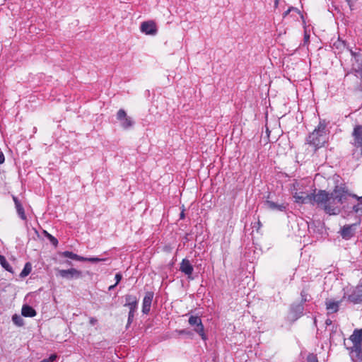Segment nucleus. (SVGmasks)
<instances>
[{
	"mask_svg": "<svg viewBox=\"0 0 362 362\" xmlns=\"http://www.w3.org/2000/svg\"><path fill=\"white\" fill-rule=\"evenodd\" d=\"M303 313V306L301 303L293 305L291 308V318L293 320H296L302 316Z\"/></svg>",
	"mask_w": 362,
	"mask_h": 362,
	"instance_id": "15",
	"label": "nucleus"
},
{
	"mask_svg": "<svg viewBox=\"0 0 362 362\" xmlns=\"http://www.w3.org/2000/svg\"><path fill=\"white\" fill-rule=\"evenodd\" d=\"M126 303L125 306L132 307V305L137 306V299L136 296L132 295H127L125 296Z\"/></svg>",
	"mask_w": 362,
	"mask_h": 362,
	"instance_id": "23",
	"label": "nucleus"
},
{
	"mask_svg": "<svg viewBox=\"0 0 362 362\" xmlns=\"http://www.w3.org/2000/svg\"><path fill=\"white\" fill-rule=\"evenodd\" d=\"M153 298V293L148 291L146 293L143 300L142 312L144 314H148L151 310L152 300Z\"/></svg>",
	"mask_w": 362,
	"mask_h": 362,
	"instance_id": "11",
	"label": "nucleus"
},
{
	"mask_svg": "<svg viewBox=\"0 0 362 362\" xmlns=\"http://www.w3.org/2000/svg\"><path fill=\"white\" fill-rule=\"evenodd\" d=\"M129 308V312L128 315V322L131 323L133 320L134 316V312L136 311L137 306L132 305Z\"/></svg>",
	"mask_w": 362,
	"mask_h": 362,
	"instance_id": "28",
	"label": "nucleus"
},
{
	"mask_svg": "<svg viewBox=\"0 0 362 362\" xmlns=\"http://www.w3.org/2000/svg\"><path fill=\"white\" fill-rule=\"evenodd\" d=\"M4 160H5L4 155L1 151H0V164L4 163Z\"/></svg>",
	"mask_w": 362,
	"mask_h": 362,
	"instance_id": "35",
	"label": "nucleus"
},
{
	"mask_svg": "<svg viewBox=\"0 0 362 362\" xmlns=\"http://www.w3.org/2000/svg\"><path fill=\"white\" fill-rule=\"evenodd\" d=\"M343 299L356 304L362 302V284H358L354 288L344 289Z\"/></svg>",
	"mask_w": 362,
	"mask_h": 362,
	"instance_id": "4",
	"label": "nucleus"
},
{
	"mask_svg": "<svg viewBox=\"0 0 362 362\" xmlns=\"http://www.w3.org/2000/svg\"><path fill=\"white\" fill-rule=\"evenodd\" d=\"M31 270H32L31 264L30 262H27L25 264L23 269L21 272L20 276L22 278L27 276L31 272Z\"/></svg>",
	"mask_w": 362,
	"mask_h": 362,
	"instance_id": "24",
	"label": "nucleus"
},
{
	"mask_svg": "<svg viewBox=\"0 0 362 362\" xmlns=\"http://www.w3.org/2000/svg\"><path fill=\"white\" fill-rule=\"evenodd\" d=\"M122 278V274L120 273L116 274L115 276V279L116 280L115 284H118L119 282L121 281Z\"/></svg>",
	"mask_w": 362,
	"mask_h": 362,
	"instance_id": "34",
	"label": "nucleus"
},
{
	"mask_svg": "<svg viewBox=\"0 0 362 362\" xmlns=\"http://www.w3.org/2000/svg\"><path fill=\"white\" fill-rule=\"evenodd\" d=\"M180 334H190V332L187 331V330H185V329H183V330H181V331L180 332Z\"/></svg>",
	"mask_w": 362,
	"mask_h": 362,
	"instance_id": "37",
	"label": "nucleus"
},
{
	"mask_svg": "<svg viewBox=\"0 0 362 362\" xmlns=\"http://www.w3.org/2000/svg\"><path fill=\"white\" fill-rule=\"evenodd\" d=\"M58 274L64 279H71L72 278H78L81 276V272L71 268L69 269H59L58 270Z\"/></svg>",
	"mask_w": 362,
	"mask_h": 362,
	"instance_id": "10",
	"label": "nucleus"
},
{
	"mask_svg": "<svg viewBox=\"0 0 362 362\" xmlns=\"http://www.w3.org/2000/svg\"><path fill=\"white\" fill-rule=\"evenodd\" d=\"M350 356L353 362H362V347H359L358 350L351 348Z\"/></svg>",
	"mask_w": 362,
	"mask_h": 362,
	"instance_id": "19",
	"label": "nucleus"
},
{
	"mask_svg": "<svg viewBox=\"0 0 362 362\" xmlns=\"http://www.w3.org/2000/svg\"><path fill=\"white\" fill-rule=\"evenodd\" d=\"M350 52L352 56V71L355 76L361 81L357 88L362 90V54L352 50H350Z\"/></svg>",
	"mask_w": 362,
	"mask_h": 362,
	"instance_id": "3",
	"label": "nucleus"
},
{
	"mask_svg": "<svg viewBox=\"0 0 362 362\" xmlns=\"http://www.w3.org/2000/svg\"><path fill=\"white\" fill-rule=\"evenodd\" d=\"M329 194V193L325 190H320L317 194L313 196L312 201L313 200L315 203L325 210V205H326L327 201H329L328 198Z\"/></svg>",
	"mask_w": 362,
	"mask_h": 362,
	"instance_id": "7",
	"label": "nucleus"
},
{
	"mask_svg": "<svg viewBox=\"0 0 362 362\" xmlns=\"http://www.w3.org/2000/svg\"><path fill=\"white\" fill-rule=\"evenodd\" d=\"M293 198L295 199V201L297 203L299 204H304V203H308L312 202L313 195L309 194L308 193L300 192H295L293 194Z\"/></svg>",
	"mask_w": 362,
	"mask_h": 362,
	"instance_id": "13",
	"label": "nucleus"
},
{
	"mask_svg": "<svg viewBox=\"0 0 362 362\" xmlns=\"http://www.w3.org/2000/svg\"><path fill=\"white\" fill-rule=\"evenodd\" d=\"M47 238H49L52 245H54V246L57 245L58 240H57V238H55L54 236L49 233H47Z\"/></svg>",
	"mask_w": 362,
	"mask_h": 362,
	"instance_id": "31",
	"label": "nucleus"
},
{
	"mask_svg": "<svg viewBox=\"0 0 362 362\" xmlns=\"http://www.w3.org/2000/svg\"><path fill=\"white\" fill-rule=\"evenodd\" d=\"M57 358L56 354H52L48 358L43 359V361H47V362H52Z\"/></svg>",
	"mask_w": 362,
	"mask_h": 362,
	"instance_id": "33",
	"label": "nucleus"
},
{
	"mask_svg": "<svg viewBox=\"0 0 362 362\" xmlns=\"http://www.w3.org/2000/svg\"><path fill=\"white\" fill-rule=\"evenodd\" d=\"M266 204L267 207L272 210H277L282 211L286 209V206L284 204H278L272 201H267Z\"/></svg>",
	"mask_w": 362,
	"mask_h": 362,
	"instance_id": "21",
	"label": "nucleus"
},
{
	"mask_svg": "<svg viewBox=\"0 0 362 362\" xmlns=\"http://www.w3.org/2000/svg\"><path fill=\"white\" fill-rule=\"evenodd\" d=\"M325 129L324 125L320 124L308 137V143L313 146L315 149L322 147L326 142Z\"/></svg>",
	"mask_w": 362,
	"mask_h": 362,
	"instance_id": "2",
	"label": "nucleus"
},
{
	"mask_svg": "<svg viewBox=\"0 0 362 362\" xmlns=\"http://www.w3.org/2000/svg\"><path fill=\"white\" fill-rule=\"evenodd\" d=\"M290 12H294L296 14H300L298 10L293 7H290L286 11H285L283 14V17H286Z\"/></svg>",
	"mask_w": 362,
	"mask_h": 362,
	"instance_id": "30",
	"label": "nucleus"
},
{
	"mask_svg": "<svg viewBox=\"0 0 362 362\" xmlns=\"http://www.w3.org/2000/svg\"><path fill=\"white\" fill-rule=\"evenodd\" d=\"M84 259H83V261H88V262H98L105 260V259H100L98 257H90V258L84 257Z\"/></svg>",
	"mask_w": 362,
	"mask_h": 362,
	"instance_id": "29",
	"label": "nucleus"
},
{
	"mask_svg": "<svg viewBox=\"0 0 362 362\" xmlns=\"http://www.w3.org/2000/svg\"><path fill=\"white\" fill-rule=\"evenodd\" d=\"M21 313H22V315L24 317H34L36 315L35 310L32 307H30L28 305H24L22 307Z\"/></svg>",
	"mask_w": 362,
	"mask_h": 362,
	"instance_id": "20",
	"label": "nucleus"
},
{
	"mask_svg": "<svg viewBox=\"0 0 362 362\" xmlns=\"http://www.w3.org/2000/svg\"><path fill=\"white\" fill-rule=\"evenodd\" d=\"M326 324L327 325H330L331 324V321L330 320H327L326 321Z\"/></svg>",
	"mask_w": 362,
	"mask_h": 362,
	"instance_id": "41",
	"label": "nucleus"
},
{
	"mask_svg": "<svg viewBox=\"0 0 362 362\" xmlns=\"http://www.w3.org/2000/svg\"><path fill=\"white\" fill-rule=\"evenodd\" d=\"M97 320L94 317H90V320H89V322L91 325H95L96 323H97Z\"/></svg>",
	"mask_w": 362,
	"mask_h": 362,
	"instance_id": "36",
	"label": "nucleus"
},
{
	"mask_svg": "<svg viewBox=\"0 0 362 362\" xmlns=\"http://www.w3.org/2000/svg\"><path fill=\"white\" fill-rule=\"evenodd\" d=\"M346 1L348 2V4H349V6H351L350 0H346Z\"/></svg>",
	"mask_w": 362,
	"mask_h": 362,
	"instance_id": "42",
	"label": "nucleus"
},
{
	"mask_svg": "<svg viewBox=\"0 0 362 362\" xmlns=\"http://www.w3.org/2000/svg\"><path fill=\"white\" fill-rule=\"evenodd\" d=\"M188 322L192 327H194V331L199 334L203 340L206 339L204 325L199 317L191 315L188 320Z\"/></svg>",
	"mask_w": 362,
	"mask_h": 362,
	"instance_id": "6",
	"label": "nucleus"
},
{
	"mask_svg": "<svg viewBox=\"0 0 362 362\" xmlns=\"http://www.w3.org/2000/svg\"><path fill=\"white\" fill-rule=\"evenodd\" d=\"M193 267L188 259H184L180 264V271L186 275L190 276L193 272Z\"/></svg>",
	"mask_w": 362,
	"mask_h": 362,
	"instance_id": "18",
	"label": "nucleus"
},
{
	"mask_svg": "<svg viewBox=\"0 0 362 362\" xmlns=\"http://www.w3.org/2000/svg\"><path fill=\"white\" fill-rule=\"evenodd\" d=\"M13 200L14 202L15 207H16V211H17L19 217L22 220L26 221L27 218H26V216L25 214L24 209H23V206H22L21 202L15 196H13Z\"/></svg>",
	"mask_w": 362,
	"mask_h": 362,
	"instance_id": "17",
	"label": "nucleus"
},
{
	"mask_svg": "<svg viewBox=\"0 0 362 362\" xmlns=\"http://www.w3.org/2000/svg\"><path fill=\"white\" fill-rule=\"evenodd\" d=\"M352 145L355 148V153L359 156L362 155V125H356L352 132Z\"/></svg>",
	"mask_w": 362,
	"mask_h": 362,
	"instance_id": "5",
	"label": "nucleus"
},
{
	"mask_svg": "<svg viewBox=\"0 0 362 362\" xmlns=\"http://www.w3.org/2000/svg\"><path fill=\"white\" fill-rule=\"evenodd\" d=\"M0 264L7 271L11 272V267L3 255H0Z\"/></svg>",
	"mask_w": 362,
	"mask_h": 362,
	"instance_id": "26",
	"label": "nucleus"
},
{
	"mask_svg": "<svg viewBox=\"0 0 362 362\" xmlns=\"http://www.w3.org/2000/svg\"><path fill=\"white\" fill-rule=\"evenodd\" d=\"M185 217V214H184V211H182L180 213V218H183Z\"/></svg>",
	"mask_w": 362,
	"mask_h": 362,
	"instance_id": "39",
	"label": "nucleus"
},
{
	"mask_svg": "<svg viewBox=\"0 0 362 362\" xmlns=\"http://www.w3.org/2000/svg\"><path fill=\"white\" fill-rule=\"evenodd\" d=\"M117 285V284H115L114 285L110 286L109 287V288H108V289H109L110 291V290H112V289H113V288H114Z\"/></svg>",
	"mask_w": 362,
	"mask_h": 362,
	"instance_id": "38",
	"label": "nucleus"
},
{
	"mask_svg": "<svg viewBox=\"0 0 362 362\" xmlns=\"http://www.w3.org/2000/svg\"><path fill=\"white\" fill-rule=\"evenodd\" d=\"M350 196L356 198L358 201H359V203L358 204L354 205L353 206V210L355 212H358V211L362 210V196L361 197H358L356 194H351Z\"/></svg>",
	"mask_w": 362,
	"mask_h": 362,
	"instance_id": "25",
	"label": "nucleus"
},
{
	"mask_svg": "<svg viewBox=\"0 0 362 362\" xmlns=\"http://www.w3.org/2000/svg\"><path fill=\"white\" fill-rule=\"evenodd\" d=\"M62 255L63 257H68V258H70V259H72L74 260H77V261H83V259H85L83 257H81V256H79L76 254H74L70 251L63 252L62 253Z\"/></svg>",
	"mask_w": 362,
	"mask_h": 362,
	"instance_id": "22",
	"label": "nucleus"
},
{
	"mask_svg": "<svg viewBox=\"0 0 362 362\" xmlns=\"http://www.w3.org/2000/svg\"><path fill=\"white\" fill-rule=\"evenodd\" d=\"M12 320L15 325L17 326H22L23 325V319L18 315H14L12 317Z\"/></svg>",
	"mask_w": 362,
	"mask_h": 362,
	"instance_id": "27",
	"label": "nucleus"
},
{
	"mask_svg": "<svg viewBox=\"0 0 362 362\" xmlns=\"http://www.w3.org/2000/svg\"><path fill=\"white\" fill-rule=\"evenodd\" d=\"M351 194L344 187L337 186L330 193L327 204L325 205V211L329 215H336L340 212V205L345 202Z\"/></svg>",
	"mask_w": 362,
	"mask_h": 362,
	"instance_id": "1",
	"label": "nucleus"
},
{
	"mask_svg": "<svg viewBox=\"0 0 362 362\" xmlns=\"http://www.w3.org/2000/svg\"><path fill=\"white\" fill-rule=\"evenodd\" d=\"M343 300H344L343 298L340 300H338V301H334L331 299H327L325 301V305H326V309L327 310L328 313H333L337 312L339 310V305L342 302Z\"/></svg>",
	"mask_w": 362,
	"mask_h": 362,
	"instance_id": "14",
	"label": "nucleus"
},
{
	"mask_svg": "<svg viewBox=\"0 0 362 362\" xmlns=\"http://www.w3.org/2000/svg\"><path fill=\"white\" fill-rule=\"evenodd\" d=\"M141 31L146 35H155L157 33L156 23L151 21L143 22L141 25Z\"/></svg>",
	"mask_w": 362,
	"mask_h": 362,
	"instance_id": "9",
	"label": "nucleus"
},
{
	"mask_svg": "<svg viewBox=\"0 0 362 362\" xmlns=\"http://www.w3.org/2000/svg\"><path fill=\"white\" fill-rule=\"evenodd\" d=\"M350 340L353 343V346L351 348H355L358 350L359 347H361L362 329H355L350 337Z\"/></svg>",
	"mask_w": 362,
	"mask_h": 362,
	"instance_id": "12",
	"label": "nucleus"
},
{
	"mask_svg": "<svg viewBox=\"0 0 362 362\" xmlns=\"http://www.w3.org/2000/svg\"><path fill=\"white\" fill-rule=\"evenodd\" d=\"M117 119L120 122L122 127L125 129L130 128L134 124L132 119L127 117L126 112L122 109L117 112Z\"/></svg>",
	"mask_w": 362,
	"mask_h": 362,
	"instance_id": "8",
	"label": "nucleus"
},
{
	"mask_svg": "<svg viewBox=\"0 0 362 362\" xmlns=\"http://www.w3.org/2000/svg\"><path fill=\"white\" fill-rule=\"evenodd\" d=\"M356 225L344 226L341 230V235L344 239L349 240L354 234Z\"/></svg>",
	"mask_w": 362,
	"mask_h": 362,
	"instance_id": "16",
	"label": "nucleus"
},
{
	"mask_svg": "<svg viewBox=\"0 0 362 362\" xmlns=\"http://www.w3.org/2000/svg\"><path fill=\"white\" fill-rule=\"evenodd\" d=\"M308 362H318V361L315 355L310 354L308 356Z\"/></svg>",
	"mask_w": 362,
	"mask_h": 362,
	"instance_id": "32",
	"label": "nucleus"
},
{
	"mask_svg": "<svg viewBox=\"0 0 362 362\" xmlns=\"http://www.w3.org/2000/svg\"><path fill=\"white\" fill-rule=\"evenodd\" d=\"M278 4H279V0H275V1H274V6H275V7H277Z\"/></svg>",
	"mask_w": 362,
	"mask_h": 362,
	"instance_id": "40",
	"label": "nucleus"
}]
</instances>
